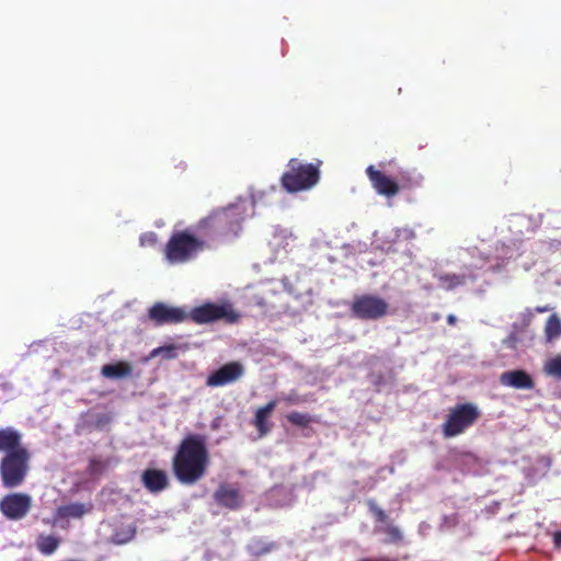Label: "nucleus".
Here are the masks:
<instances>
[{
  "instance_id": "nucleus-1",
  "label": "nucleus",
  "mask_w": 561,
  "mask_h": 561,
  "mask_svg": "<svg viewBox=\"0 0 561 561\" xmlns=\"http://www.w3.org/2000/svg\"><path fill=\"white\" fill-rule=\"evenodd\" d=\"M208 465L206 438L199 434L184 437L172 457V472L185 485H193L202 480L207 473Z\"/></svg>"
},
{
  "instance_id": "nucleus-2",
  "label": "nucleus",
  "mask_w": 561,
  "mask_h": 561,
  "mask_svg": "<svg viewBox=\"0 0 561 561\" xmlns=\"http://www.w3.org/2000/svg\"><path fill=\"white\" fill-rule=\"evenodd\" d=\"M244 208L239 204L216 208L195 226L206 241L227 243L238 238L242 231Z\"/></svg>"
},
{
  "instance_id": "nucleus-3",
  "label": "nucleus",
  "mask_w": 561,
  "mask_h": 561,
  "mask_svg": "<svg viewBox=\"0 0 561 561\" xmlns=\"http://www.w3.org/2000/svg\"><path fill=\"white\" fill-rule=\"evenodd\" d=\"M208 248L207 241L188 229L175 231L164 247V256L170 264H182L194 260Z\"/></svg>"
},
{
  "instance_id": "nucleus-4",
  "label": "nucleus",
  "mask_w": 561,
  "mask_h": 561,
  "mask_svg": "<svg viewBox=\"0 0 561 561\" xmlns=\"http://www.w3.org/2000/svg\"><path fill=\"white\" fill-rule=\"evenodd\" d=\"M317 163H301L293 158L287 163V171L280 178L283 188L288 193H298L313 187L320 180V165Z\"/></svg>"
},
{
  "instance_id": "nucleus-5",
  "label": "nucleus",
  "mask_w": 561,
  "mask_h": 561,
  "mask_svg": "<svg viewBox=\"0 0 561 561\" xmlns=\"http://www.w3.org/2000/svg\"><path fill=\"white\" fill-rule=\"evenodd\" d=\"M31 453L27 450L3 455L0 460V477L4 488L21 485L30 470Z\"/></svg>"
},
{
  "instance_id": "nucleus-6",
  "label": "nucleus",
  "mask_w": 561,
  "mask_h": 561,
  "mask_svg": "<svg viewBox=\"0 0 561 561\" xmlns=\"http://www.w3.org/2000/svg\"><path fill=\"white\" fill-rule=\"evenodd\" d=\"M481 412L474 403H460L449 409L442 425L445 438L456 437L470 428L480 417Z\"/></svg>"
},
{
  "instance_id": "nucleus-7",
  "label": "nucleus",
  "mask_w": 561,
  "mask_h": 561,
  "mask_svg": "<svg viewBox=\"0 0 561 561\" xmlns=\"http://www.w3.org/2000/svg\"><path fill=\"white\" fill-rule=\"evenodd\" d=\"M188 318L196 324H206L218 320L233 324L240 320V313H238L230 304L217 305L207 302L193 308L191 312L187 313V319Z\"/></svg>"
},
{
  "instance_id": "nucleus-8",
  "label": "nucleus",
  "mask_w": 561,
  "mask_h": 561,
  "mask_svg": "<svg viewBox=\"0 0 561 561\" xmlns=\"http://www.w3.org/2000/svg\"><path fill=\"white\" fill-rule=\"evenodd\" d=\"M388 302L371 294L355 296L351 305V313L359 320H378L388 313Z\"/></svg>"
},
{
  "instance_id": "nucleus-9",
  "label": "nucleus",
  "mask_w": 561,
  "mask_h": 561,
  "mask_svg": "<svg viewBox=\"0 0 561 561\" xmlns=\"http://www.w3.org/2000/svg\"><path fill=\"white\" fill-rule=\"evenodd\" d=\"M32 506V497L26 493H11L0 502L1 513L11 520H20L26 516Z\"/></svg>"
},
{
  "instance_id": "nucleus-10",
  "label": "nucleus",
  "mask_w": 561,
  "mask_h": 561,
  "mask_svg": "<svg viewBox=\"0 0 561 561\" xmlns=\"http://www.w3.org/2000/svg\"><path fill=\"white\" fill-rule=\"evenodd\" d=\"M244 375V366L237 360L226 363L210 373L206 378V386L216 388L238 381Z\"/></svg>"
},
{
  "instance_id": "nucleus-11",
  "label": "nucleus",
  "mask_w": 561,
  "mask_h": 561,
  "mask_svg": "<svg viewBox=\"0 0 561 561\" xmlns=\"http://www.w3.org/2000/svg\"><path fill=\"white\" fill-rule=\"evenodd\" d=\"M148 316L156 325L180 323L187 319V313L182 308L169 307L162 302L154 304L149 309Z\"/></svg>"
},
{
  "instance_id": "nucleus-12",
  "label": "nucleus",
  "mask_w": 561,
  "mask_h": 561,
  "mask_svg": "<svg viewBox=\"0 0 561 561\" xmlns=\"http://www.w3.org/2000/svg\"><path fill=\"white\" fill-rule=\"evenodd\" d=\"M366 174L379 195L390 198L400 192V185L383 172L376 170L374 165L367 167Z\"/></svg>"
},
{
  "instance_id": "nucleus-13",
  "label": "nucleus",
  "mask_w": 561,
  "mask_h": 561,
  "mask_svg": "<svg viewBox=\"0 0 561 561\" xmlns=\"http://www.w3.org/2000/svg\"><path fill=\"white\" fill-rule=\"evenodd\" d=\"M213 496L217 505L230 511L239 510L244 502L241 491L230 483H220Z\"/></svg>"
},
{
  "instance_id": "nucleus-14",
  "label": "nucleus",
  "mask_w": 561,
  "mask_h": 561,
  "mask_svg": "<svg viewBox=\"0 0 561 561\" xmlns=\"http://www.w3.org/2000/svg\"><path fill=\"white\" fill-rule=\"evenodd\" d=\"M369 512L375 517V520L378 523L387 524L382 531L387 535L386 542H400L403 539L402 533L399 527L388 524L389 516L386 512L378 506L377 502L374 499H369L366 502Z\"/></svg>"
},
{
  "instance_id": "nucleus-15",
  "label": "nucleus",
  "mask_w": 561,
  "mask_h": 561,
  "mask_svg": "<svg viewBox=\"0 0 561 561\" xmlns=\"http://www.w3.org/2000/svg\"><path fill=\"white\" fill-rule=\"evenodd\" d=\"M141 483L147 491L157 494L165 490L170 482L164 470L148 468L141 473Z\"/></svg>"
},
{
  "instance_id": "nucleus-16",
  "label": "nucleus",
  "mask_w": 561,
  "mask_h": 561,
  "mask_svg": "<svg viewBox=\"0 0 561 561\" xmlns=\"http://www.w3.org/2000/svg\"><path fill=\"white\" fill-rule=\"evenodd\" d=\"M93 510V504L91 502L88 503H69L66 505L58 506L54 514V520L51 525H54L57 520L60 519H70V518H81L85 514H89ZM45 523L50 524L49 520H45Z\"/></svg>"
},
{
  "instance_id": "nucleus-17",
  "label": "nucleus",
  "mask_w": 561,
  "mask_h": 561,
  "mask_svg": "<svg viewBox=\"0 0 561 561\" xmlns=\"http://www.w3.org/2000/svg\"><path fill=\"white\" fill-rule=\"evenodd\" d=\"M27 448L22 443V434L14 427L0 428V453L3 455L24 451Z\"/></svg>"
},
{
  "instance_id": "nucleus-18",
  "label": "nucleus",
  "mask_w": 561,
  "mask_h": 561,
  "mask_svg": "<svg viewBox=\"0 0 561 561\" xmlns=\"http://www.w3.org/2000/svg\"><path fill=\"white\" fill-rule=\"evenodd\" d=\"M500 381L503 386L512 387L515 389H533L535 382L533 377L523 369L507 370L500 376Z\"/></svg>"
},
{
  "instance_id": "nucleus-19",
  "label": "nucleus",
  "mask_w": 561,
  "mask_h": 561,
  "mask_svg": "<svg viewBox=\"0 0 561 561\" xmlns=\"http://www.w3.org/2000/svg\"><path fill=\"white\" fill-rule=\"evenodd\" d=\"M276 407H277V400L273 399V400L268 401L265 405L260 407L255 411L252 424L256 428V431L261 437L266 436L271 432L272 424L268 422V419L272 415V413Z\"/></svg>"
},
{
  "instance_id": "nucleus-20",
  "label": "nucleus",
  "mask_w": 561,
  "mask_h": 561,
  "mask_svg": "<svg viewBox=\"0 0 561 561\" xmlns=\"http://www.w3.org/2000/svg\"><path fill=\"white\" fill-rule=\"evenodd\" d=\"M61 543V538L54 534H39L35 540V547L43 556H51Z\"/></svg>"
},
{
  "instance_id": "nucleus-21",
  "label": "nucleus",
  "mask_w": 561,
  "mask_h": 561,
  "mask_svg": "<svg viewBox=\"0 0 561 561\" xmlns=\"http://www.w3.org/2000/svg\"><path fill=\"white\" fill-rule=\"evenodd\" d=\"M133 366L124 360L117 362L115 364L104 365L101 369V374L110 379H121L127 378L131 376Z\"/></svg>"
},
{
  "instance_id": "nucleus-22",
  "label": "nucleus",
  "mask_w": 561,
  "mask_h": 561,
  "mask_svg": "<svg viewBox=\"0 0 561 561\" xmlns=\"http://www.w3.org/2000/svg\"><path fill=\"white\" fill-rule=\"evenodd\" d=\"M476 276L470 274H442L438 282L446 290H453L458 286L465 285L468 280H474Z\"/></svg>"
},
{
  "instance_id": "nucleus-23",
  "label": "nucleus",
  "mask_w": 561,
  "mask_h": 561,
  "mask_svg": "<svg viewBox=\"0 0 561 561\" xmlns=\"http://www.w3.org/2000/svg\"><path fill=\"white\" fill-rule=\"evenodd\" d=\"M277 545L272 541H266L263 538H253L251 542L248 545V551L250 554L255 557H261L266 553H270L274 549H276Z\"/></svg>"
},
{
  "instance_id": "nucleus-24",
  "label": "nucleus",
  "mask_w": 561,
  "mask_h": 561,
  "mask_svg": "<svg viewBox=\"0 0 561 561\" xmlns=\"http://www.w3.org/2000/svg\"><path fill=\"white\" fill-rule=\"evenodd\" d=\"M136 534V528L133 525H122L116 527L112 534L111 541L115 545H124L130 541Z\"/></svg>"
},
{
  "instance_id": "nucleus-25",
  "label": "nucleus",
  "mask_w": 561,
  "mask_h": 561,
  "mask_svg": "<svg viewBox=\"0 0 561 561\" xmlns=\"http://www.w3.org/2000/svg\"><path fill=\"white\" fill-rule=\"evenodd\" d=\"M545 334L548 342L558 339L561 335V320L557 314H551L545 325Z\"/></svg>"
},
{
  "instance_id": "nucleus-26",
  "label": "nucleus",
  "mask_w": 561,
  "mask_h": 561,
  "mask_svg": "<svg viewBox=\"0 0 561 561\" xmlns=\"http://www.w3.org/2000/svg\"><path fill=\"white\" fill-rule=\"evenodd\" d=\"M286 419L291 425L300 427V428L308 427L309 424L314 421V419L310 414L302 413L299 411H293V412L288 413L286 415Z\"/></svg>"
},
{
  "instance_id": "nucleus-27",
  "label": "nucleus",
  "mask_w": 561,
  "mask_h": 561,
  "mask_svg": "<svg viewBox=\"0 0 561 561\" xmlns=\"http://www.w3.org/2000/svg\"><path fill=\"white\" fill-rule=\"evenodd\" d=\"M543 371L546 375L561 379V355H557L545 363Z\"/></svg>"
},
{
  "instance_id": "nucleus-28",
  "label": "nucleus",
  "mask_w": 561,
  "mask_h": 561,
  "mask_svg": "<svg viewBox=\"0 0 561 561\" xmlns=\"http://www.w3.org/2000/svg\"><path fill=\"white\" fill-rule=\"evenodd\" d=\"M280 400H283L289 405H296L307 401L306 397L299 396L296 391H290L287 394H283L280 397Z\"/></svg>"
},
{
  "instance_id": "nucleus-29",
  "label": "nucleus",
  "mask_w": 561,
  "mask_h": 561,
  "mask_svg": "<svg viewBox=\"0 0 561 561\" xmlns=\"http://www.w3.org/2000/svg\"><path fill=\"white\" fill-rule=\"evenodd\" d=\"M174 351H175V346L174 345L157 347V348L151 351L150 357H156L159 354L164 353L167 358H173V357H175Z\"/></svg>"
},
{
  "instance_id": "nucleus-30",
  "label": "nucleus",
  "mask_w": 561,
  "mask_h": 561,
  "mask_svg": "<svg viewBox=\"0 0 561 561\" xmlns=\"http://www.w3.org/2000/svg\"><path fill=\"white\" fill-rule=\"evenodd\" d=\"M158 241L157 234L154 232H146L142 233L139 238V243L141 247H153Z\"/></svg>"
},
{
  "instance_id": "nucleus-31",
  "label": "nucleus",
  "mask_w": 561,
  "mask_h": 561,
  "mask_svg": "<svg viewBox=\"0 0 561 561\" xmlns=\"http://www.w3.org/2000/svg\"><path fill=\"white\" fill-rule=\"evenodd\" d=\"M359 561H397V560L390 559L388 557H378V558H364Z\"/></svg>"
},
{
  "instance_id": "nucleus-32",
  "label": "nucleus",
  "mask_w": 561,
  "mask_h": 561,
  "mask_svg": "<svg viewBox=\"0 0 561 561\" xmlns=\"http://www.w3.org/2000/svg\"><path fill=\"white\" fill-rule=\"evenodd\" d=\"M553 540L556 546H561V531H556L553 534Z\"/></svg>"
},
{
  "instance_id": "nucleus-33",
  "label": "nucleus",
  "mask_w": 561,
  "mask_h": 561,
  "mask_svg": "<svg viewBox=\"0 0 561 561\" xmlns=\"http://www.w3.org/2000/svg\"><path fill=\"white\" fill-rule=\"evenodd\" d=\"M447 323H448L449 325H455V324L457 323V318H456V316H454V314H448V316H447Z\"/></svg>"
}]
</instances>
